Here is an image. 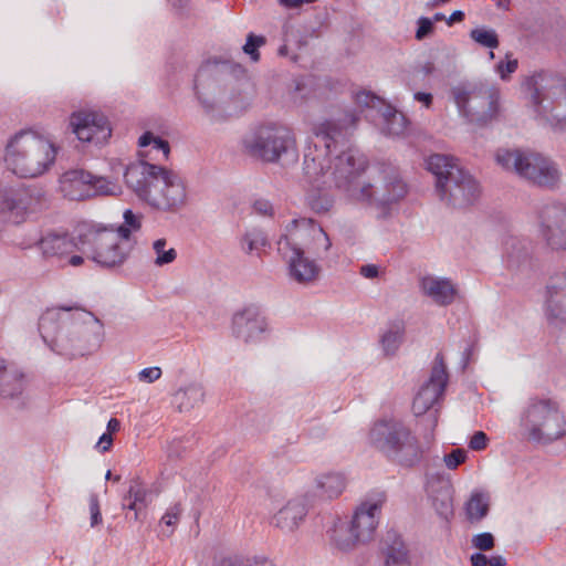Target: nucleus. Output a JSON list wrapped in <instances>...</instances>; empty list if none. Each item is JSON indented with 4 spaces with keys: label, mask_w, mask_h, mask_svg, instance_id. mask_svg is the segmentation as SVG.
Instances as JSON below:
<instances>
[{
    "label": "nucleus",
    "mask_w": 566,
    "mask_h": 566,
    "mask_svg": "<svg viewBox=\"0 0 566 566\" xmlns=\"http://www.w3.org/2000/svg\"><path fill=\"white\" fill-rule=\"evenodd\" d=\"M38 328L50 349L67 359L92 354L104 339L103 323L77 307L48 310L40 316Z\"/></svg>",
    "instance_id": "f257e3e1"
},
{
    "label": "nucleus",
    "mask_w": 566,
    "mask_h": 566,
    "mask_svg": "<svg viewBox=\"0 0 566 566\" xmlns=\"http://www.w3.org/2000/svg\"><path fill=\"white\" fill-rule=\"evenodd\" d=\"M367 159L358 150L348 148L335 156L332 175L335 186L345 190L357 200H375L380 206H390L407 193V185L396 170H390L384 177V190L373 191V185L358 182V177L365 171Z\"/></svg>",
    "instance_id": "f03ea898"
},
{
    "label": "nucleus",
    "mask_w": 566,
    "mask_h": 566,
    "mask_svg": "<svg viewBox=\"0 0 566 566\" xmlns=\"http://www.w3.org/2000/svg\"><path fill=\"white\" fill-rule=\"evenodd\" d=\"M427 169L436 177V190L440 199L455 209L472 206L480 197L476 179L460 167L454 158L433 154L427 159Z\"/></svg>",
    "instance_id": "7ed1b4c3"
},
{
    "label": "nucleus",
    "mask_w": 566,
    "mask_h": 566,
    "mask_svg": "<svg viewBox=\"0 0 566 566\" xmlns=\"http://www.w3.org/2000/svg\"><path fill=\"white\" fill-rule=\"evenodd\" d=\"M56 146L33 130L17 133L6 147L4 160L9 169L21 178L43 175L55 161Z\"/></svg>",
    "instance_id": "20e7f679"
},
{
    "label": "nucleus",
    "mask_w": 566,
    "mask_h": 566,
    "mask_svg": "<svg viewBox=\"0 0 566 566\" xmlns=\"http://www.w3.org/2000/svg\"><path fill=\"white\" fill-rule=\"evenodd\" d=\"M358 117L353 112H345L337 119H327L314 128L316 142L310 144L304 153V174L310 180H317L332 169L329 156L332 147L344 144L349 129L356 125Z\"/></svg>",
    "instance_id": "39448f33"
},
{
    "label": "nucleus",
    "mask_w": 566,
    "mask_h": 566,
    "mask_svg": "<svg viewBox=\"0 0 566 566\" xmlns=\"http://www.w3.org/2000/svg\"><path fill=\"white\" fill-rule=\"evenodd\" d=\"M369 440L388 460L403 468H413L422 460L423 449L418 438L401 421L376 422L370 429Z\"/></svg>",
    "instance_id": "423d86ee"
},
{
    "label": "nucleus",
    "mask_w": 566,
    "mask_h": 566,
    "mask_svg": "<svg viewBox=\"0 0 566 566\" xmlns=\"http://www.w3.org/2000/svg\"><path fill=\"white\" fill-rule=\"evenodd\" d=\"M369 440L388 460L403 468H413L422 460L423 449L418 438L401 421L376 422L370 429Z\"/></svg>",
    "instance_id": "0eeeda50"
},
{
    "label": "nucleus",
    "mask_w": 566,
    "mask_h": 566,
    "mask_svg": "<svg viewBox=\"0 0 566 566\" xmlns=\"http://www.w3.org/2000/svg\"><path fill=\"white\" fill-rule=\"evenodd\" d=\"M495 159L503 169L514 171L518 177L539 188L553 190L560 182L557 165L539 153L500 148Z\"/></svg>",
    "instance_id": "6e6552de"
},
{
    "label": "nucleus",
    "mask_w": 566,
    "mask_h": 566,
    "mask_svg": "<svg viewBox=\"0 0 566 566\" xmlns=\"http://www.w3.org/2000/svg\"><path fill=\"white\" fill-rule=\"evenodd\" d=\"M75 232L80 251L102 268L120 266L128 258L130 248L118 242V235L111 226L83 222Z\"/></svg>",
    "instance_id": "1a4fd4ad"
},
{
    "label": "nucleus",
    "mask_w": 566,
    "mask_h": 566,
    "mask_svg": "<svg viewBox=\"0 0 566 566\" xmlns=\"http://www.w3.org/2000/svg\"><path fill=\"white\" fill-rule=\"evenodd\" d=\"M520 424L536 442L549 443L566 433V420L559 403L546 397L528 399L521 412Z\"/></svg>",
    "instance_id": "9d476101"
},
{
    "label": "nucleus",
    "mask_w": 566,
    "mask_h": 566,
    "mask_svg": "<svg viewBox=\"0 0 566 566\" xmlns=\"http://www.w3.org/2000/svg\"><path fill=\"white\" fill-rule=\"evenodd\" d=\"M531 92L532 104L538 116L545 118L554 127H566V82L564 78L539 72L525 81Z\"/></svg>",
    "instance_id": "9b49d317"
},
{
    "label": "nucleus",
    "mask_w": 566,
    "mask_h": 566,
    "mask_svg": "<svg viewBox=\"0 0 566 566\" xmlns=\"http://www.w3.org/2000/svg\"><path fill=\"white\" fill-rule=\"evenodd\" d=\"M245 155L263 163H277L284 156H297L293 133L283 126L263 125L242 139Z\"/></svg>",
    "instance_id": "f8f14e48"
},
{
    "label": "nucleus",
    "mask_w": 566,
    "mask_h": 566,
    "mask_svg": "<svg viewBox=\"0 0 566 566\" xmlns=\"http://www.w3.org/2000/svg\"><path fill=\"white\" fill-rule=\"evenodd\" d=\"M460 113L471 123L486 125L499 113L500 92L483 82H464L451 88Z\"/></svg>",
    "instance_id": "ddd939ff"
},
{
    "label": "nucleus",
    "mask_w": 566,
    "mask_h": 566,
    "mask_svg": "<svg viewBox=\"0 0 566 566\" xmlns=\"http://www.w3.org/2000/svg\"><path fill=\"white\" fill-rule=\"evenodd\" d=\"M535 243L527 238L510 235L503 242V262L513 279L523 282L532 279L538 271L535 258Z\"/></svg>",
    "instance_id": "4468645a"
},
{
    "label": "nucleus",
    "mask_w": 566,
    "mask_h": 566,
    "mask_svg": "<svg viewBox=\"0 0 566 566\" xmlns=\"http://www.w3.org/2000/svg\"><path fill=\"white\" fill-rule=\"evenodd\" d=\"M244 74V69L240 64H233L229 61H208L202 64L193 81L195 94L205 109L207 115H210L216 109V103L212 98L205 96L202 91L209 90L212 84H221L227 82V77Z\"/></svg>",
    "instance_id": "2eb2a0df"
},
{
    "label": "nucleus",
    "mask_w": 566,
    "mask_h": 566,
    "mask_svg": "<svg viewBox=\"0 0 566 566\" xmlns=\"http://www.w3.org/2000/svg\"><path fill=\"white\" fill-rule=\"evenodd\" d=\"M538 231L552 251H566V203H545L538 211Z\"/></svg>",
    "instance_id": "dca6fc26"
},
{
    "label": "nucleus",
    "mask_w": 566,
    "mask_h": 566,
    "mask_svg": "<svg viewBox=\"0 0 566 566\" xmlns=\"http://www.w3.org/2000/svg\"><path fill=\"white\" fill-rule=\"evenodd\" d=\"M146 202L158 210L176 212L186 203V188L175 172L163 167Z\"/></svg>",
    "instance_id": "f3484780"
},
{
    "label": "nucleus",
    "mask_w": 566,
    "mask_h": 566,
    "mask_svg": "<svg viewBox=\"0 0 566 566\" xmlns=\"http://www.w3.org/2000/svg\"><path fill=\"white\" fill-rule=\"evenodd\" d=\"M379 510L380 507L377 503L364 504L358 507L346 531V535H343L340 531L336 532L335 542L337 547L342 551H348L359 543L369 542L378 525L376 513Z\"/></svg>",
    "instance_id": "a211bd4d"
},
{
    "label": "nucleus",
    "mask_w": 566,
    "mask_h": 566,
    "mask_svg": "<svg viewBox=\"0 0 566 566\" xmlns=\"http://www.w3.org/2000/svg\"><path fill=\"white\" fill-rule=\"evenodd\" d=\"M277 252L287 263L291 279L297 283L308 284L318 279L321 266L305 256L304 249L287 234L281 235L277 240Z\"/></svg>",
    "instance_id": "6ab92c4d"
},
{
    "label": "nucleus",
    "mask_w": 566,
    "mask_h": 566,
    "mask_svg": "<svg viewBox=\"0 0 566 566\" xmlns=\"http://www.w3.org/2000/svg\"><path fill=\"white\" fill-rule=\"evenodd\" d=\"M43 192L34 187L0 188V219L4 222L19 224L25 212L33 205L40 203Z\"/></svg>",
    "instance_id": "aec40b11"
},
{
    "label": "nucleus",
    "mask_w": 566,
    "mask_h": 566,
    "mask_svg": "<svg viewBox=\"0 0 566 566\" xmlns=\"http://www.w3.org/2000/svg\"><path fill=\"white\" fill-rule=\"evenodd\" d=\"M449 374L442 354H437L429 379L420 387L412 401V411L419 417L427 413L443 396Z\"/></svg>",
    "instance_id": "412c9836"
},
{
    "label": "nucleus",
    "mask_w": 566,
    "mask_h": 566,
    "mask_svg": "<svg viewBox=\"0 0 566 566\" xmlns=\"http://www.w3.org/2000/svg\"><path fill=\"white\" fill-rule=\"evenodd\" d=\"M70 126L78 140L83 143L103 145L112 135L107 117L99 112H74L70 117Z\"/></svg>",
    "instance_id": "4be33fe9"
},
{
    "label": "nucleus",
    "mask_w": 566,
    "mask_h": 566,
    "mask_svg": "<svg viewBox=\"0 0 566 566\" xmlns=\"http://www.w3.org/2000/svg\"><path fill=\"white\" fill-rule=\"evenodd\" d=\"M266 317L259 306L251 304L234 313L232 333L245 344H256L265 338L269 331Z\"/></svg>",
    "instance_id": "5701e85b"
},
{
    "label": "nucleus",
    "mask_w": 566,
    "mask_h": 566,
    "mask_svg": "<svg viewBox=\"0 0 566 566\" xmlns=\"http://www.w3.org/2000/svg\"><path fill=\"white\" fill-rule=\"evenodd\" d=\"M286 230L287 235L310 253L318 254L321 249L327 252L332 247L328 234L314 219H293Z\"/></svg>",
    "instance_id": "b1692460"
},
{
    "label": "nucleus",
    "mask_w": 566,
    "mask_h": 566,
    "mask_svg": "<svg viewBox=\"0 0 566 566\" xmlns=\"http://www.w3.org/2000/svg\"><path fill=\"white\" fill-rule=\"evenodd\" d=\"M160 172H163V167L138 160L126 167L124 180L126 186L134 191L138 199L146 202L147 198H149L155 179H157Z\"/></svg>",
    "instance_id": "393cba45"
},
{
    "label": "nucleus",
    "mask_w": 566,
    "mask_h": 566,
    "mask_svg": "<svg viewBox=\"0 0 566 566\" xmlns=\"http://www.w3.org/2000/svg\"><path fill=\"white\" fill-rule=\"evenodd\" d=\"M65 178L66 180L64 182L69 181L71 186L86 187L78 196H72V199L84 200L93 196H116L120 193V186L116 182H112L105 177L96 176L82 169L67 172Z\"/></svg>",
    "instance_id": "a878e982"
},
{
    "label": "nucleus",
    "mask_w": 566,
    "mask_h": 566,
    "mask_svg": "<svg viewBox=\"0 0 566 566\" xmlns=\"http://www.w3.org/2000/svg\"><path fill=\"white\" fill-rule=\"evenodd\" d=\"M382 566H411L410 548L402 534L388 530L379 545Z\"/></svg>",
    "instance_id": "bb28decb"
},
{
    "label": "nucleus",
    "mask_w": 566,
    "mask_h": 566,
    "mask_svg": "<svg viewBox=\"0 0 566 566\" xmlns=\"http://www.w3.org/2000/svg\"><path fill=\"white\" fill-rule=\"evenodd\" d=\"M346 485L345 476L340 473L321 474L315 479V488L305 494L311 506L318 501H329L342 494Z\"/></svg>",
    "instance_id": "cd10ccee"
},
{
    "label": "nucleus",
    "mask_w": 566,
    "mask_h": 566,
    "mask_svg": "<svg viewBox=\"0 0 566 566\" xmlns=\"http://www.w3.org/2000/svg\"><path fill=\"white\" fill-rule=\"evenodd\" d=\"M546 290L549 316L566 321V271L551 276Z\"/></svg>",
    "instance_id": "c85d7f7f"
},
{
    "label": "nucleus",
    "mask_w": 566,
    "mask_h": 566,
    "mask_svg": "<svg viewBox=\"0 0 566 566\" xmlns=\"http://www.w3.org/2000/svg\"><path fill=\"white\" fill-rule=\"evenodd\" d=\"M307 501L304 499H294L287 502L273 517L276 527L292 532L307 514Z\"/></svg>",
    "instance_id": "c756f323"
},
{
    "label": "nucleus",
    "mask_w": 566,
    "mask_h": 566,
    "mask_svg": "<svg viewBox=\"0 0 566 566\" xmlns=\"http://www.w3.org/2000/svg\"><path fill=\"white\" fill-rule=\"evenodd\" d=\"M39 247L44 256H64L76 248L80 250V243L76 239H71L66 233L51 232L41 238Z\"/></svg>",
    "instance_id": "7c9ffc66"
},
{
    "label": "nucleus",
    "mask_w": 566,
    "mask_h": 566,
    "mask_svg": "<svg viewBox=\"0 0 566 566\" xmlns=\"http://www.w3.org/2000/svg\"><path fill=\"white\" fill-rule=\"evenodd\" d=\"M421 287L427 296L441 306L450 305L457 295V289L448 279L423 277Z\"/></svg>",
    "instance_id": "2f4dec72"
},
{
    "label": "nucleus",
    "mask_w": 566,
    "mask_h": 566,
    "mask_svg": "<svg viewBox=\"0 0 566 566\" xmlns=\"http://www.w3.org/2000/svg\"><path fill=\"white\" fill-rule=\"evenodd\" d=\"M206 391L201 384L191 382L184 388H179L174 395V401L179 411H189L201 405L205 400Z\"/></svg>",
    "instance_id": "473e14b6"
},
{
    "label": "nucleus",
    "mask_w": 566,
    "mask_h": 566,
    "mask_svg": "<svg viewBox=\"0 0 566 566\" xmlns=\"http://www.w3.org/2000/svg\"><path fill=\"white\" fill-rule=\"evenodd\" d=\"M381 117V130L385 135L399 136L405 133L408 120L401 112H398L390 105H385L382 107Z\"/></svg>",
    "instance_id": "72a5a7b5"
},
{
    "label": "nucleus",
    "mask_w": 566,
    "mask_h": 566,
    "mask_svg": "<svg viewBox=\"0 0 566 566\" xmlns=\"http://www.w3.org/2000/svg\"><path fill=\"white\" fill-rule=\"evenodd\" d=\"M24 388L23 375L11 371L0 364V396L14 398L22 394Z\"/></svg>",
    "instance_id": "f704fd0d"
},
{
    "label": "nucleus",
    "mask_w": 566,
    "mask_h": 566,
    "mask_svg": "<svg viewBox=\"0 0 566 566\" xmlns=\"http://www.w3.org/2000/svg\"><path fill=\"white\" fill-rule=\"evenodd\" d=\"M405 323L402 321L392 322L387 332L381 336L380 344L387 356L396 354L403 342Z\"/></svg>",
    "instance_id": "c9c22d12"
},
{
    "label": "nucleus",
    "mask_w": 566,
    "mask_h": 566,
    "mask_svg": "<svg viewBox=\"0 0 566 566\" xmlns=\"http://www.w3.org/2000/svg\"><path fill=\"white\" fill-rule=\"evenodd\" d=\"M489 510L490 497L488 494L482 492L472 493L465 505L467 516L471 523L483 520L488 515Z\"/></svg>",
    "instance_id": "e433bc0d"
},
{
    "label": "nucleus",
    "mask_w": 566,
    "mask_h": 566,
    "mask_svg": "<svg viewBox=\"0 0 566 566\" xmlns=\"http://www.w3.org/2000/svg\"><path fill=\"white\" fill-rule=\"evenodd\" d=\"M470 38L483 48L496 49L500 45L499 35L495 30L475 28L470 31Z\"/></svg>",
    "instance_id": "4c0bfd02"
},
{
    "label": "nucleus",
    "mask_w": 566,
    "mask_h": 566,
    "mask_svg": "<svg viewBox=\"0 0 566 566\" xmlns=\"http://www.w3.org/2000/svg\"><path fill=\"white\" fill-rule=\"evenodd\" d=\"M269 244L265 233L260 229L247 231L242 238V249L247 253L258 251Z\"/></svg>",
    "instance_id": "58836bf2"
},
{
    "label": "nucleus",
    "mask_w": 566,
    "mask_h": 566,
    "mask_svg": "<svg viewBox=\"0 0 566 566\" xmlns=\"http://www.w3.org/2000/svg\"><path fill=\"white\" fill-rule=\"evenodd\" d=\"M165 247H166L165 239H158L153 244V248L157 254L155 263L158 266L169 264V263L174 262L177 258V252L175 249L171 248L169 250H165Z\"/></svg>",
    "instance_id": "ea45409f"
},
{
    "label": "nucleus",
    "mask_w": 566,
    "mask_h": 566,
    "mask_svg": "<svg viewBox=\"0 0 566 566\" xmlns=\"http://www.w3.org/2000/svg\"><path fill=\"white\" fill-rule=\"evenodd\" d=\"M266 42L263 35H256L254 33H249L247 36L245 44L242 50L245 54L250 56L253 62H258L260 60L259 48L264 45Z\"/></svg>",
    "instance_id": "a19ab883"
},
{
    "label": "nucleus",
    "mask_w": 566,
    "mask_h": 566,
    "mask_svg": "<svg viewBox=\"0 0 566 566\" xmlns=\"http://www.w3.org/2000/svg\"><path fill=\"white\" fill-rule=\"evenodd\" d=\"M148 494H149V491L140 485L139 480L134 479L130 482L127 494L125 495V501H127V499H134L135 502H138L140 505L146 507Z\"/></svg>",
    "instance_id": "79ce46f5"
},
{
    "label": "nucleus",
    "mask_w": 566,
    "mask_h": 566,
    "mask_svg": "<svg viewBox=\"0 0 566 566\" xmlns=\"http://www.w3.org/2000/svg\"><path fill=\"white\" fill-rule=\"evenodd\" d=\"M432 505L439 516L446 520L453 515L452 499L449 494L433 497Z\"/></svg>",
    "instance_id": "37998d69"
},
{
    "label": "nucleus",
    "mask_w": 566,
    "mask_h": 566,
    "mask_svg": "<svg viewBox=\"0 0 566 566\" xmlns=\"http://www.w3.org/2000/svg\"><path fill=\"white\" fill-rule=\"evenodd\" d=\"M436 27L432 23V20L428 17H420L417 20V29L415 33V38L418 41H422L427 38H430L434 33Z\"/></svg>",
    "instance_id": "c03bdc74"
},
{
    "label": "nucleus",
    "mask_w": 566,
    "mask_h": 566,
    "mask_svg": "<svg viewBox=\"0 0 566 566\" xmlns=\"http://www.w3.org/2000/svg\"><path fill=\"white\" fill-rule=\"evenodd\" d=\"M473 547L478 548L481 552L491 551L495 545V538L492 533L483 532L476 534L472 537Z\"/></svg>",
    "instance_id": "a18cd8bd"
},
{
    "label": "nucleus",
    "mask_w": 566,
    "mask_h": 566,
    "mask_svg": "<svg viewBox=\"0 0 566 566\" xmlns=\"http://www.w3.org/2000/svg\"><path fill=\"white\" fill-rule=\"evenodd\" d=\"M355 102L357 105L368 108H376L378 105H380L381 108L385 106L378 96L365 91L358 92L355 95Z\"/></svg>",
    "instance_id": "49530a36"
},
{
    "label": "nucleus",
    "mask_w": 566,
    "mask_h": 566,
    "mask_svg": "<svg viewBox=\"0 0 566 566\" xmlns=\"http://www.w3.org/2000/svg\"><path fill=\"white\" fill-rule=\"evenodd\" d=\"M181 513H182L181 504L175 503L166 511V513L161 517V523H164L167 526L174 527L178 524Z\"/></svg>",
    "instance_id": "de8ad7c7"
},
{
    "label": "nucleus",
    "mask_w": 566,
    "mask_h": 566,
    "mask_svg": "<svg viewBox=\"0 0 566 566\" xmlns=\"http://www.w3.org/2000/svg\"><path fill=\"white\" fill-rule=\"evenodd\" d=\"M467 459V452L463 449H454L444 455V462L448 469L454 470Z\"/></svg>",
    "instance_id": "09e8293b"
},
{
    "label": "nucleus",
    "mask_w": 566,
    "mask_h": 566,
    "mask_svg": "<svg viewBox=\"0 0 566 566\" xmlns=\"http://www.w3.org/2000/svg\"><path fill=\"white\" fill-rule=\"evenodd\" d=\"M489 438L483 431H475L470 439L469 448L474 451L484 450L488 447Z\"/></svg>",
    "instance_id": "8fccbe9b"
},
{
    "label": "nucleus",
    "mask_w": 566,
    "mask_h": 566,
    "mask_svg": "<svg viewBox=\"0 0 566 566\" xmlns=\"http://www.w3.org/2000/svg\"><path fill=\"white\" fill-rule=\"evenodd\" d=\"M518 62L516 59L507 60V61H501L497 65V72L500 73V76L502 80H506L510 74L514 73L517 70Z\"/></svg>",
    "instance_id": "3c124183"
},
{
    "label": "nucleus",
    "mask_w": 566,
    "mask_h": 566,
    "mask_svg": "<svg viewBox=\"0 0 566 566\" xmlns=\"http://www.w3.org/2000/svg\"><path fill=\"white\" fill-rule=\"evenodd\" d=\"M161 376V369L157 366L147 367L139 371L138 378L140 381L154 382Z\"/></svg>",
    "instance_id": "603ef678"
},
{
    "label": "nucleus",
    "mask_w": 566,
    "mask_h": 566,
    "mask_svg": "<svg viewBox=\"0 0 566 566\" xmlns=\"http://www.w3.org/2000/svg\"><path fill=\"white\" fill-rule=\"evenodd\" d=\"M219 566H252V560L241 556H229L222 558Z\"/></svg>",
    "instance_id": "864d4df0"
},
{
    "label": "nucleus",
    "mask_w": 566,
    "mask_h": 566,
    "mask_svg": "<svg viewBox=\"0 0 566 566\" xmlns=\"http://www.w3.org/2000/svg\"><path fill=\"white\" fill-rule=\"evenodd\" d=\"M310 205H311L312 210H314L317 213H323V212H327L331 209L332 201L327 198L319 197L316 199H312Z\"/></svg>",
    "instance_id": "5fc2aeb1"
},
{
    "label": "nucleus",
    "mask_w": 566,
    "mask_h": 566,
    "mask_svg": "<svg viewBox=\"0 0 566 566\" xmlns=\"http://www.w3.org/2000/svg\"><path fill=\"white\" fill-rule=\"evenodd\" d=\"M124 223L135 231H138L142 227L140 216L135 214L130 209L124 212Z\"/></svg>",
    "instance_id": "6e6d98bb"
},
{
    "label": "nucleus",
    "mask_w": 566,
    "mask_h": 566,
    "mask_svg": "<svg viewBox=\"0 0 566 566\" xmlns=\"http://www.w3.org/2000/svg\"><path fill=\"white\" fill-rule=\"evenodd\" d=\"M253 209L258 214L261 216H271L273 212L271 202L265 199L255 200L253 203Z\"/></svg>",
    "instance_id": "4d7b16f0"
},
{
    "label": "nucleus",
    "mask_w": 566,
    "mask_h": 566,
    "mask_svg": "<svg viewBox=\"0 0 566 566\" xmlns=\"http://www.w3.org/2000/svg\"><path fill=\"white\" fill-rule=\"evenodd\" d=\"M175 13L184 17L187 14L190 0H168Z\"/></svg>",
    "instance_id": "13d9d810"
},
{
    "label": "nucleus",
    "mask_w": 566,
    "mask_h": 566,
    "mask_svg": "<svg viewBox=\"0 0 566 566\" xmlns=\"http://www.w3.org/2000/svg\"><path fill=\"white\" fill-rule=\"evenodd\" d=\"M134 231L135 230H133L125 223L120 224L117 229H115V233L118 235V240L123 239L124 241H126L124 244H126V248H130V249H132V247L128 244V242L130 240L132 232H134Z\"/></svg>",
    "instance_id": "bf43d9fd"
},
{
    "label": "nucleus",
    "mask_w": 566,
    "mask_h": 566,
    "mask_svg": "<svg viewBox=\"0 0 566 566\" xmlns=\"http://www.w3.org/2000/svg\"><path fill=\"white\" fill-rule=\"evenodd\" d=\"M359 273L366 279H375L379 274V269L375 264H365L360 268Z\"/></svg>",
    "instance_id": "052dcab7"
},
{
    "label": "nucleus",
    "mask_w": 566,
    "mask_h": 566,
    "mask_svg": "<svg viewBox=\"0 0 566 566\" xmlns=\"http://www.w3.org/2000/svg\"><path fill=\"white\" fill-rule=\"evenodd\" d=\"M123 507L130 510V511H135V520H138L139 512H140L142 507H144V506L140 505L138 502H135L134 499H127V501H125V497H124L123 499Z\"/></svg>",
    "instance_id": "680f3d73"
},
{
    "label": "nucleus",
    "mask_w": 566,
    "mask_h": 566,
    "mask_svg": "<svg viewBox=\"0 0 566 566\" xmlns=\"http://www.w3.org/2000/svg\"><path fill=\"white\" fill-rule=\"evenodd\" d=\"M470 562L472 566H488V556L480 551L470 556Z\"/></svg>",
    "instance_id": "e2e57ef3"
},
{
    "label": "nucleus",
    "mask_w": 566,
    "mask_h": 566,
    "mask_svg": "<svg viewBox=\"0 0 566 566\" xmlns=\"http://www.w3.org/2000/svg\"><path fill=\"white\" fill-rule=\"evenodd\" d=\"M413 98L417 102L422 103L426 107H430V105L432 104V101H433L432 94L431 93H426V92H417V93H415Z\"/></svg>",
    "instance_id": "0e129e2a"
},
{
    "label": "nucleus",
    "mask_w": 566,
    "mask_h": 566,
    "mask_svg": "<svg viewBox=\"0 0 566 566\" xmlns=\"http://www.w3.org/2000/svg\"><path fill=\"white\" fill-rule=\"evenodd\" d=\"M113 443L111 433H103L97 442V447L102 446V452L108 451Z\"/></svg>",
    "instance_id": "69168bd1"
},
{
    "label": "nucleus",
    "mask_w": 566,
    "mask_h": 566,
    "mask_svg": "<svg viewBox=\"0 0 566 566\" xmlns=\"http://www.w3.org/2000/svg\"><path fill=\"white\" fill-rule=\"evenodd\" d=\"M154 147L156 149L163 150V153L166 157L168 156V154L170 151L169 143L166 139H163L160 137H156L154 139Z\"/></svg>",
    "instance_id": "338daca9"
},
{
    "label": "nucleus",
    "mask_w": 566,
    "mask_h": 566,
    "mask_svg": "<svg viewBox=\"0 0 566 566\" xmlns=\"http://www.w3.org/2000/svg\"><path fill=\"white\" fill-rule=\"evenodd\" d=\"M505 565H506V559L501 555L488 557V566H505Z\"/></svg>",
    "instance_id": "774afa93"
}]
</instances>
